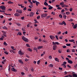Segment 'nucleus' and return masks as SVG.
Instances as JSON below:
<instances>
[{
    "label": "nucleus",
    "mask_w": 77,
    "mask_h": 77,
    "mask_svg": "<svg viewBox=\"0 0 77 77\" xmlns=\"http://www.w3.org/2000/svg\"><path fill=\"white\" fill-rule=\"evenodd\" d=\"M22 39L23 41H25V42H29V40H28V39L26 38V37H25L24 36H22Z\"/></svg>",
    "instance_id": "f257e3e1"
},
{
    "label": "nucleus",
    "mask_w": 77,
    "mask_h": 77,
    "mask_svg": "<svg viewBox=\"0 0 77 77\" xmlns=\"http://www.w3.org/2000/svg\"><path fill=\"white\" fill-rule=\"evenodd\" d=\"M1 9H2L3 11H5L6 10V7L3 5H2L1 6Z\"/></svg>",
    "instance_id": "f03ea898"
},
{
    "label": "nucleus",
    "mask_w": 77,
    "mask_h": 77,
    "mask_svg": "<svg viewBox=\"0 0 77 77\" xmlns=\"http://www.w3.org/2000/svg\"><path fill=\"white\" fill-rule=\"evenodd\" d=\"M16 12L19 13L20 14H22V13L23 12L21 10L19 9H17L16 10Z\"/></svg>",
    "instance_id": "7ed1b4c3"
},
{
    "label": "nucleus",
    "mask_w": 77,
    "mask_h": 77,
    "mask_svg": "<svg viewBox=\"0 0 77 77\" xmlns=\"http://www.w3.org/2000/svg\"><path fill=\"white\" fill-rule=\"evenodd\" d=\"M47 14H43L41 15L42 17H44V18H45L46 17H47Z\"/></svg>",
    "instance_id": "20e7f679"
},
{
    "label": "nucleus",
    "mask_w": 77,
    "mask_h": 77,
    "mask_svg": "<svg viewBox=\"0 0 77 77\" xmlns=\"http://www.w3.org/2000/svg\"><path fill=\"white\" fill-rule=\"evenodd\" d=\"M11 69L12 71H13L14 72H17V69H15L14 67L12 68Z\"/></svg>",
    "instance_id": "39448f33"
},
{
    "label": "nucleus",
    "mask_w": 77,
    "mask_h": 77,
    "mask_svg": "<svg viewBox=\"0 0 77 77\" xmlns=\"http://www.w3.org/2000/svg\"><path fill=\"white\" fill-rule=\"evenodd\" d=\"M57 46L56 45H54L53 46V50H55L56 49V48H57Z\"/></svg>",
    "instance_id": "423d86ee"
},
{
    "label": "nucleus",
    "mask_w": 77,
    "mask_h": 77,
    "mask_svg": "<svg viewBox=\"0 0 77 77\" xmlns=\"http://www.w3.org/2000/svg\"><path fill=\"white\" fill-rule=\"evenodd\" d=\"M49 37L51 39H54L55 38V37L53 35H50Z\"/></svg>",
    "instance_id": "0eeeda50"
},
{
    "label": "nucleus",
    "mask_w": 77,
    "mask_h": 77,
    "mask_svg": "<svg viewBox=\"0 0 77 77\" xmlns=\"http://www.w3.org/2000/svg\"><path fill=\"white\" fill-rule=\"evenodd\" d=\"M18 53L19 54H20V55H23L24 54V53L22 52L21 51H18Z\"/></svg>",
    "instance_id": "6e6552de"
},
{
    "label": "nucleus",
    "mask_w": 77,
    "mask_h": 77,
    "mask_svg": "<svg viewBox=\"0 0 77 77\" xmlns=\"http://www.w3.org/2000/svg\"><path fill=\"white\" fill-rule=\"evenodd\" d=\"M34 13L33 12H31L29 14L30 17H32L33 15H34Z\"/></svg>",
    "instance_id": "1a4fd4ad"
},
{
    "label": "nucleus",
    "mask_w": 77,
    "mask_h": 77,
    "mask_svg": "<svg viewBox=\"0 0 77 77\" xmlns=\"http://www.w3.org/2000/svg\"><path fill=\"white\" fill-rule=\"evenodd\" d=\"M14 16H17V17H19L20 16V14L18 13H16L14 14Z\"/></svg>",
    "instance_id": "9d476101"
},
{
    "label": "nucleus",
    "mask_w": 77,
    "mask_h": 77,
    "mask_svg": "<svg viewBox=\"0 0 77 77\" xmlns=\"http://www.w3.org/2000/svg\"><path fill=\"white\" fill-rule=\"evenodd\" d=\"M68 63H70V64H72V63H73L72 61L70 60H68Z\"/></svg>",
    "instance_id": "9b49d317"
},
{
    "label": "nucleus",
    "mask_w": 77,
    "mask_h": 77,
    "mask_svg": "<svg viewBox=\"0 0 77 77\" xmlns=\"http://www.w3.org/2000/svg\"><path fill=\"white\" fill-rule=\"evenodd\" d=\"M18 61L19 63H21L22 64H23V62L21 60H19Z\"/></svg>",
    "instance_id": "f8f14e48"
},
{
    "label": "nucleus",
    "mask_w": 77,
    "mask_h": 77,
    "mask_svg": "<svg viewBox=\"0 0 77 77\" xmlns=\"http://www.w3.org/2000/svg\"><path fill=\"white\" fill-rule=\"evenodd\" d=\"M43 48V46H38L37 47V48L38 50H39V49H41V48Z\"/></svg>",
    "instance_id": "ddd939ff"
},
{
    "label": "nucleus",
    "mask_w": 77,
    "mask_h": 77,
    "mask_svg": "<svg viewBox=\"0 0 77 77\" xmlns=\"http://www.w3.org/2000/svg\"><path fill=\"white\" fill-rule=\"evenodd\" d=\"M55 60L56 61H57V62H59V59H58L57 58H55Z\"/></svg>",
    "instance_id": "4468645a"
},
{
    "label": "nucleus",
    "mask_w": 77,
    "mask_h": 77,
    "mask_svg": "<svg viewBox=\"0 0 77 77\" xmlns=\"http://www.w3.org/2000/svg\"><path fill=\"white\" fill-rule=\"evenodd\" d=\"M72 76H73V77H77V75L76 74H73L72 73Z\"/></svg>",
    "instance_id": "2eb2a0df"
},
{
    "label": "nucleus",
    "mask_w": 77,
    "mask_h": 77,
    "mask_svg": "<svg viewBox=\"0 0 77 77\" xmlns=\"http://www.w3.org/2000/svg\"><path fill=\"white\" fill-rule=\"evenodd\" d=\"M62 7H63V8H67V7H68V6L64 5L62 6Z\"/></svg>",
    "instance_id": "dca6fc26"
},
{
    "label": "nucleus",
    "mask_w": 77,
    "mask_h": 77,
    "mask_svg": "<svg viewBox=\"0 0 77 77\" xmlns=\"http://www.w3.org/2000/svg\"><path fill=\"white\" fill-rule=\"evenodd\" d=\"M17 35H20V36H21L22 35V34L21 32H19L17 33Z\"/></svg>",
    "instance_id": "f3484780"
},
{
    "label": "nucleus",
    "mask_w": 77,
    "mask_h": 77,
    "mask_svg": "<svg viewBox=\"0 0 77 77\" xmlns=\"http://www.w3.org/2000/svg\"><path fill=\"white\" fill-rule=\"evenodd\" d=\"M35 4L36 5L38 6V4H39L40 3L39 2H38L37 1H35Z\"/></svg>",
    "instance_id": "a211bd4d"
},
{
    "label": "nucleus",
    "mask_w": 77,
    "mask_h": 77,
    "mask_svg": "<svg viewBox=\"0 0 77 77\" xmlns=\"http://www.w3.org/2000/svg\"><path fill=\"white\" fill-rule=\"evenodd\" d=\"M8 4H13L14 2H11V1H10L8 2Z\"/></svg>",
    "instance_id": "6ab92c4d"
},
{
    "label": "nucleus",
    "mask_w": 77,
    "mask_h": 77,
    "mask_svg": "<svg viewBox=\"0 0 77 77\" xmlns=\"http://www.w3.org/2000/svg\"><path fill=\"white\" fill-rule=\"evenodd\" d=\"M16 24L18 26H19V27H21V24H20V23H17Z\"/></svg>",
    "instance_id": "aec40b11"
},
{
    "label": "nucleus",
    "mask_w": 77,
    "mask_h": 77,
    "mask_svg": "<svg viewBox=\"0 0 77 77\" xmlns=\"http://www.w3.org/2000/svg\"><path fill=\"white\" fill-rule=\"evenodd\" d=\"M2 29H6V30H8L7 27H6L5 26H4V27H2Z\"/></svg>",
    "instance_id": "412c9836"
},
{
    "label": "nucleus",
    "mask_w": 77,
    "mask_h": 77,
    "mask_svg": "<svg viewBox=\"0 0 77 77\" xmlns=\"http://www.w3.org/2000/svg\"><path fill=\"white\" fill-rule=\"evenodd\" d=\"M77 27V24L73 26L74 29H76Z\"/></svg>",
    "instance_id": "4be33fe9"
},
{
    "label": "nucleus",
    "mask_w": 77,
    "mask_h": 77,
    "mask_svg": "<svg viewBox=\"0 0 77 77\" xmlns=\"http://www.w3.org/2000/svg\"><path fill=\"white\" fill-rule=\"evenodd\" d=\"M44 5H45L46 6H48V3L46 2H44Z\"/></svg>",
    "instance_id": "5701e85b"
},
{
    "label": "nucleus",
    "mask_w": 77,
    "mask_h": 77,
    "mask_svg": "<svg viewBox=\"0 0 77 77\" xmlns=\"http://www.w3.org/2000/svg\"><path fill=\"white\" fill-rule=\"evenodd\" d=\"M3 44L4 45H5V46L8 45V44L5 42H4Z\"/></svg>",
    "instance_id": "b1692460"
},
{
    "label": "nucleus",
    "mask_w": 77,
    "mask_h": 77,
    "mask_svg": "<svg viewBox=\"0 0 77 77\" xmlns=\"http://www.w3.org/2000/svg\"><path fill=\"white\" fill-rule=\"evenodd\" d=\"M62 24H64V26H66V24L65 22L64 21H63V22H62Z\"/></svg>",
    "instance_id": "393cba45"
},
{
    "label": "nucleus",
    "mask_w": 77,
    "mask_h": 77,
    "mask_svg": "<svg viewBox=\"0 0 77 77\" xmlns=\"http://www.w3.org/2000/svg\"><path fill=\"white\" fill-rule=\"evenodd\" d=\"M49 67H51V68L53 67V64H50V65H49Z\"/></svg>",
    "instance_id": "a878e982"
},
{
    "label": "nucleus",
    "mask_w": 77,
    "mask_h": 77,
    "mask_svg": "<svg viewBox=\"0 0 77 77\" xmlns=\"http://www.w3.org/2000/svg\"><path fill=\"white\" fill-rule=\"evenodd\" d=\"M53 9V7L51 6H50L48 8V9H49L50 10H51V9Z\"/></svg>",
    "instance_id": "bb28decb"
},
{
    "label": "nucleus",
    "mask_w": 77,
    "mask_h": 77,
    "mask_svg": "<svg viewBox=\"0 0 77 77\" xmlns=\"http://www.w3.org/2000/svg\"><path fill=\"white\" fill-rule=\"evenodd\" d=\"M34 21H35V24H36V23H38V21H37V20H36V19H34Z\"/></svg>",
    "instance_id": "cd10ccee"
},
{
    "label": "nucleus",
    "mask_w": 77,
    "mask_h": 77,
    "mask_svg": "<svg viewBox=\"0 0 77 77\" xmlns=\"http://www.w3.org/2000/svg\"><path fill=\"white\" fill-rule=\"evenodd\" d=\"M28 50L29 51H32V50L30 48H28Z\"/></svg>",
    "instance_id": "c85d7f7f"
},
{
    "label": "nucleus",
    "mask_w": 77,
    "mask_h": 77,
    "mask_svg": "<svg viewBox=\"0 0 77 77\" xmlns=\"http://www.w3.org/2000/svg\"><path fill=\"white\" fill-rule=\"evenodd\" d=\"M52 43L53 44V45H56V42H52Z\"/></svg>",
    "instance_id": "c756f323"
},
{
    "label": "nucleus",
    "mask_w": 77,
    "mask_h": 77,
    "mask_svg": "<svg viewBox=\"0 0 77 77\" xmlns=\"http://www.w3.org/2000/svg\"><path fill=\"white\" fill-rule=\"evenodd\" d=\"M69 42H74V40L73 39L72 40H69Z\"/></svg>",
    "instance_id": "7c9ffc66"
},
{
    "label": "nucleus",
    "mask_w": 77,
    "mask_h": 77,
    "mask_svg": "<svg viewBox=\"0 0 77 77\" xmlns=\"http://www.w3.org/2000/svg\"><path fill=\"white\" fill-rule=\"evenodd\" d=\"M66 45L67 46H71V44H66Z\"/></svg>",
    "instance_id": "2f4dec72"
},
{
    "label": "nucleus",
    "mask_w": 77,
    "mask_h": 77,
    "mask_svg": "<svg viewBox=\"0 0 77 77\" xmlns=\"http://www.w3.org/2000/svg\"><path fill=\"white\" fill-rule=\"evenodd\" d=\"M31 70L32 71V72H34V69H33V68H32L31 69Z\"/></svg>",
    "instance_id": "473e14b6"
},
{
    "label": "nucleus",
    "mask_w": 77,
    "mask_h": 77,
    "mask_svg": "<svg viewBox=\"0 0 77 77\" xmlns=\"http://www.w3.org/2000/svg\"><path fill=\"white\" fill-rule=\"evenodd\" d=\"M9 68L8 69V70L9 71H10L11 70V67H10V66H8Z\"/></svg>",
    "instance_id": "72a5a7b5"
},
{
    "label": "nucleus",
    "mask_w": 77,
    "mask_h": 77,
    "mask_svg": "<svg viewBox=\"0 0 77 77\" xmlns=\"http://www.w3.org/2000/svg\"><path fill=\"white\" fill-rule=\"evenodd\" d=\"M66 14L67 15H69V14H70V13L69 12H66Z\"/></svg>",
    "instance_id": "f704fd0d"
},
{
    "label": "nucleus",
    "mask_w": 77,
    "mask_h": 77,
    "mask_svg": "<svg viewBox=\"0 0 77 77\" xmlns=\"http://www.w3.org/2000/svg\"><path fill=\"white\" fill-rule=\"evenodd\" d=\"M40 62H41V61H40V60H39L37 61L38 65H39V63H40Z\"/></svg>",
    "instance_id": "c9c22d12"
},
{
    "label": "nucleus",
    "mask_w": 77,
    "mask_h": 77,
    "mask_svg": "<svg viewBox=\"0 0 77 77\" xmlns=\"http://www.w3.org/2000/svg\"><path fill=\"white\" fill-rule=\"evenodd\" d=\"M4 53H5L6 54H9V53L8 52H7V51H5Z\"/></svg>",
    "instance_id": "e433bc0d"
},
{
    "label": "nucleus",
    "mask_w": 77,
    "mask_h": 77,
    "mask_svg": "<svg viewBox=\"0 0 77 77\" xmlns=\"http://www.w3.org/2000/svg\"><path fill=\"white\" fill-rule=\"evenodd\" d=\"M51 14H53V15H55V12H52Z\"/></svg>",
    "instance_id": "4c0bfd02"
},
{
    "label": "nucleus",
    "mask_w": 77,
    "mask_h": 77,
    "mask_svg": "<svg viewBox=\"0 0 77 77\" xmlns=\"http://www.w3.org/2000/svg\"><path fill=\"white\" fill-rule=\"evenodd\" d=\"M63 4H64V2H61V3H60V5H63Z\"/></svg>",
    "instance_id": "58836bf2"
},
{
    "label": "nucleus",
    "mask_w": 77,
    "mask_h": 77,
    "mask_svg": "<svg viewBox=\"0 0 77 77\" xmlns=\"http://www.w3.org/2000/svg\"><path fill=\"white\" fill-rule=\"evenodd\" d=\"M55 38H56L57 40H58V39H59V38H58V36H57V35H56Z\"/></svg>",
    "instance_id": "ea45409f"
},
{
    "label": "nucleus",
    "mask_w": 77,
    "mask_h": 77,
    "mask_svg": "<svg viewBox=\"0 0 77 77\" xmlns=\"http://www.w3.org/2000/svg\"><path fill=\"white\" fill-rule=\"evenodd\" d=\"M66 52L67 53H69V52H70V51L69 50V49H67L66 50Z\"/></svg>",
    "instance_id": "a19ab883"
},
{
    "label": "nucleus",
    "mask_w": 77,
    "mask_h": 77,
    "mask_svg": "<svg viewBox=\"0 0 77 77\" xmlns=\"http://www.w3.org/2000/svg\"><path fill=\"white\" fill-rule=\"evenodd\" d=\"M21 74H22V75H24L25 74V73H24L23 72H21Z\"/></svg>",
    "instance_id": "79ce46f5"
},
{
    "label": "nucleus",
    "mask_w": 77,
    "mask_h": 77,
    "mask_svg": "<svg viewBox=\"0 0 77 77\" xmlns=\"http://www.w3.org/2000/svg\"><path fill=\"white\" fill-rule=\"evenodd\" d=\"M63 18H64V19H66V16L64 15L63 16Z\"/></svg>",
    "instance_id": "37998d69"
},
{
    "label": "nucleus",
    "mask_w": 77,
    "mask_h": 77,
    "mask_svg": "<svg viewBox=\"0 0 77 77\" xmlns=\"http://www.w3.org/2000/svg\"><path fill=\"white\" fill-rule=\"evenodd\" d=\"M59 17H60L61 18H62V16L61 14H60L59 15Z\"/></svg>",
    "instance_id": "c03bdc74"
},
{
    "label": "nucleus",
    "mask_w": 77,
    "mask_h": 77,
    "mask_svg": "<svg viewBox=\"0 0 77 77\" xmlns=\"http://www.w3.org/2000/svg\"><path fill=\"white\" fill-rule=\"evenodd\" d=\"M36 1H34L33 0H32V2L33 3H36Z\"/></svg>",
    "instance_id": "a18cd8bd"
},
{
    "label": "nucleus",
    "mask_w": 77,
    "mask_h": 77,
    "mask_svg": "<svg viewBox=\"0 0 77 77\" xmlns=\"http://www.w3.org/2000/svg\"><path fill=\"white\" fill-rule=\"evenodd\" d=\"M56 44H57V45H60V43H59V42H56Z\"/></svg>",
    "instance_id": "49530a36"
},
{
    "label": "nucleus",
    "mask_w": 77,
    "mask_h": 77,
    "mask_svg": "<svg viewBox=\"0 0 77 77\" xmlns=\"http://www.w3.org/2000/svg\"><path fill=\"white\" fill-rule=\"evenodd\" d=\"M51 17L50 16H48L47 17H46V19H48L49 18H50Z\"/></svg>",
    "instance_id": "de8ad7c7"
},
{
    "label": "nucleus",
    "mask_w": 77,
    "mask_h": 77,
    "mask_svg": "<svg viewBox=\"0 0 77 77\" xmlns=\"http://www.w3.org/2000/svg\"><path fill=\"white\" fill-rule=\"evenodd\" d=\"M69 21H73V19H70V20H69Z\"/></svg>",
    "instance_id": "09e8293b"
},
{
    "label": "nucleus",
    "mask_w": 77,
    "mask_h": 77,
    "mask_svg": "<svg viewBox=\"0 0 77 77\" xmlns=\"http://www.w3.org/2000/svg\"><path fill=\"white\" fill-rule=\"evenodd\" d=\"M26 45L27 47H30V46H29V44H26Z\"/></svg>",
    "instance_id": "8fccbe9b"
},
{
    "label": "nucleus",
    "mask_w": 77,
    "mask_h": 77,
    "mask_svg": "<svg viewBox=\"0 0 77 77\" xmlns=\"http://www.w3.org/2000/svg\"><path fill=\"white\" fill-rule=\"evenodd\" d=\"M49 59H52V57H51V56H49Z\"/></svg>",
    "instance_id": "3c124183"
},
{
    "label": "nucleus",
    "mask_w": 77,
    "mask_h": 77,
    "mask_svg": "<svg viewBox=\"0 0 77 77\" xmlns=\"http://www.w3.org/2000/svg\"><path fill=\"white\" fill-rule=\"evenodd\" d=\"M40 18V16H38L37 17V19L38 20V19H39Z\"/></svg>",
    "instance_id": "603ef678"
},
{
    "label": "nucleus",
    "mask_w": 77,
    "mask_h": 77,
    "mask_svg": "<svg viewBox=\"0 0 77 77\" xmlns=\"http://www.w3.org/2000/svg\"><path fill=\"white\" fill-rule=\"evenodd\" d=\"M69 11H70V12H72V8H70L69 9Z\"/></svg>",
    "instance_id": "864d4df0"
},
{
    "label": "nucleus",
    "mask_w": 77,
    "mask_h": 77,
    "mask_svg": "<svg viewBox=\"0 0 77 77\" xmlns=\"http://www.w3.org/2000/svg\"><path fill=\"white\" fill-rule=\"evenodd\" d=\"M26 57H28V58H29L30 57V56H28V55H26Z\"/></svg>",
    "instance_id": "5fc2aeb1"
},
{
    "label": "nucleus",
    "mask_w": 77,
    "mask_h": 77,
    "mask_svg": "<svg viewBox=\"0 0 77 77\" xmlns=\"http://www.w3.org/2000/svg\"><path fill=\"white\" fill-rule=\"evenodd\" d=\"M63 48H66V46H63Z\"/></svg>",
    "instance_id": "6e6d98bb"
},
{
    "label": "nucleus",
    "mask_w": 77,
    "mask_h": 77,
    "mask_svg": "<svg viewBox=\"0 0 77 77\" xmlns=\"http://www.w3.org/2000/svg\"><path fill=\"white\" fill-rule=\"evenodd\" d=\"M26 9H27V8H26V7H25L24 8H23V10L24 11H26Z\"/></svg>",
    "instance_id": "4d7b16f0"
},
{
    "label": "nucleus",
    "mask_w": 77,
    "mask_h": 77,
    "mask_svg": "<svg viewBox=\"0 0 77 77\" xmlns=\"http://www.w3.org/2000/svg\"><path fill=\"white\" fill-rule=\"evenodd\" d=\"M67 57H69V58H71V56L70 55H68Z\"/></svg>",
    "instance_id": "13d9d810"
},
{
    "label": "nucleus",
    "mask_w": 77,
    "mask_h": 77,
    "mask_svg": "<svg viewBox=\"0 0 77 77\" xmlns=\"http://www.w3.org/2000/svg\"><path fill=\"white\" fill-rule=\"evenodd\" d=\"M3 35L4 36H5V37H7L6 35L5 34H3Z\"/></svg>",
    "instance_id": "bf43d9fd"
},
{
    "label": "nucleus",
    "mask_w": 77,
    "mask_h": 77,
    "mask_svg": "<svg viewBox=\"0 0 77 77\" xmlns=\"http://www.w3.org/2000/svg\"><path fill=\"white\" fill-rule=\"evenodd\" d=\"M12 52L13 53H15V52L14 50H12Z\"/></svg>",
    "instance_id": "052dcab7"
},
{
    "label": "nucleus",
    "mask_w": 77,
    "mask_h": 77,
    "mask_svg": "<svg viewBox=\"0 0 77 77\" xmlns=\"http://www.w3.org/2000/svg\"><path fill=\"white\" fill-rule=\"evenodd\" d=\"M0 17L1 18H3V16L1 15L0 16Z\"/></svg>",
    "instance_id": "680f3d73"
},
{
    "label": "nucleus",
    "mask_w": 77,
    "mask_h": 77,
    "mask_svg": "<svg viewBox=\"0 0 77 77\" xmlns=\"http://www.w3.org/2000/svg\"><path fill=\"white\" fill-rule=\"evenodd\" d=\"M72 52H74V53H75V50L74 49H73L72 50Z\"/></svg>",
    "instance_id": "e2e57ef3"
},
{
    "label": "nucleus",
    "mask_w": 77,
    "mask_h": 77,
    "mask_svg": "<svg viewBox=\"0 0 77 77\" xmlns=\"http://www.w3.org/2000/svg\"><path fill=\"white\" fill-rule=\"evenodd\" d=\"M12 20V18H10V19H8V21H11Z\"/></svg>",
    "instance_id": "0e129e2a"
},
{
    "label": "nucleus",
    "mask_w": 77,
    "mask_h": 77,
    "mask_svg": "<svg viewBox=\"0 0 77 77\" xmlns=\"http://www.w3.org/2000/svg\"><path fill=\"white\" fill-rule=\"evenodd\" d=\"M43 9H44V10H46L47 9V8L46 7H44L43 8Z\"/></svg>",
    "instance_id": "69168bd1"
},
{
    "label": "nucleus",
    "mask_w": 77,
    "mask_h": 77,
    "mask_svg": "<svg viewBox=\"0 0 77 77\" xmlns=\"http://www.w3.org/2000/svg\"><path fill=\"white\" fill-rule=\"evenodd\" d=\"M63 64H64V65L66 64V61L64 62Z\"/></svg>",
    "instance_id": "338daca9"
},
{
    "label": "nucleus",
    "mask_w": 77,
    "mask_h": 77,
    "mask_svg": "<svg viewBox=\"0 0 77 77\" xmlns=\"http://www.w3.org/2000/svg\"><path fill=\"white\" fill-rule=\"evenodd\" d=\"M59 69L60 70H62V68L60 67H59Z\"/></svg>",
    "instance_id": "774afa93"
}]
</instances>
